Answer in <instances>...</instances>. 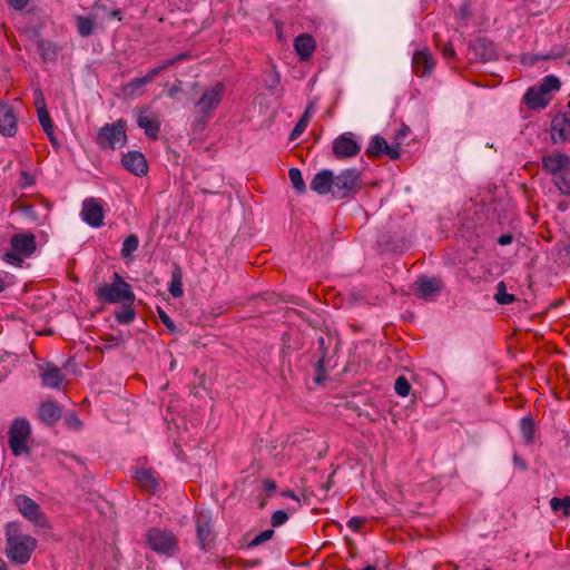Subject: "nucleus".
<instances>
[{"label":"nucleus","mask_w":570,"mask_h":570,"mask_svg":"<svg viewBox=\"0 0 570 570\" xmlns=\"http://www.w3.org/2000/svg\"><path fill=\"white\" fill-rule=\"evenodd\" d=\"M37 548V540L29 534L17 532V527L7 528L6 556L16 564H26Z\"/></svg>","instance_id":"1"},{"label":"nucleus","mask_w":570,"mask_h":570,"mask_svg":"<svg viewBox=\"0 0 570 570\" xmlns=\"http://www.w3.org/2000/svg\"><path fill=\"white\" fill-rule=\"evenodd\" d=\"M95 295L99 302L105 304H134L136 298L130 284L127 283L118 273H114L112 282L110 284L104 283L97 286L95 288Z\"/></svg>","instance_id":"2"},{"label":"nucleus","mask_w":570,"mask_h":570,"mask_svg":"<svg viewBox=\"0 0 570 570\" xmlns=\"http://www.w3.org/2000/svg\"><path fill=\"white\" fill-rule=\"evenodd\" d=\"M561 81L553 75L546 76L540 83L527 89L523 96V102L531 110L543 109L551 101V92L558 91Z\"/></svg>","instance_id":"3"},{"label":"nucleus","mask_w":570,"mask_h":570,"mask_svg":"<svg viewBox=\"0 0 570 570\" xmlns=\"http://www.w3.org/2000/svg\"><path fill=\"white\" fill-rule=\"evenodd\" d=\"M127 122L125 119H117L112 124L104 125L96 137V142L101 149L115 150L127 144Z\"/></svg>","instance_id":"4"},{"label":"nucleus","mask_w":570,"mask_h":570,"mask_svg":"<svg viewBox=\"0 0 570 570\" xmlns=\"http://www.w3.org/2000/svg\"><path fill=\"white\" fill-rule=\"evenodd\" d=\"M8 435L9 448L14 456H20L30 452L28 440L31 435V428L27 419H14L9 428Z\"/></svg>","instance_id":"5"},{"label":"nucleus","mask_w":570,"mask_h":570,"mask_svg":"<svg viewBox=\"0 0 570 570\" xmlns=\"http://www.w3.org/2000/svg\"><path fill=\"white\" fill-rule=\"evenodd\" d=\"M362 188L361 173L355 168L342 170L334 175L333 194L334 199H344L356 194Z\"/></svg>","instance_id":"6"},{"label":"nucleus","mask_w":570,"mask_h":570,"mask_svg":"<svg viewBox=\"0 0 570 570\" xmlns=\"http://www.w3.org/2000/svg\"><path fill=\"white\" fill-rule=\"evenodd\" d=\"M10 246L11 250L7 252L3 258L8 263L19 265L22 256L29 257L36 252V237L32 233L14 234L10 239Z\"/></svg>","instance_id":"7"},{"label":"nucleus","mask_w":570,"mask_h":570,"mask_svg":"<svg viewBox=\"0 0 570 570\" xmlns=\"http://www.w3.org/2000/svg\"><path fill=\"white\" fill-rule=\"evenodd\" d=\"M149 548L158 554L174 556L178 550V541L171 531L153 527L146 534Z\"/></svg>","instance_id":"8"},{"label":"nucleus","mask_w":570,"mask_h":570,"mask_svg":"<svg viewBox=\"0 0 570 570\" xmlns=\"http://www.w3.org/2000/svg\"><path fill=\"white\" fill-rule=\"evenodd\" d=\"M14 505L24 519L37 527L49 528V521L40 505L26 494H17L13 499Z\"/></svg>","instance_id":"9"},{"label":"nucleus","mask_w":570,"mask_h":570,"mask_svg":"<svg viewBox=\"0 0 570 570\" xmlns=\"http://www.w3.org/2000/svg\"><path fill=\"white\" fill-rule=\"evenodd\" d=\"M195 527L197 534V543L203 551L212 548L215 540L213 531V518L208 510L202 509L195 512Z\"/></svg>","instance_id":"10"},{"label":"nucleus","mask_w":570,"mask_h":570,"mask_svg":"<svg viewBox=\"0 0 570 570\" xmlns=\"http://www.w3.org/2000/svg\"><path fill=\"white\" fill-rule=\"evenodd\" d=\"M498 51L494 42L487 37H478L470 41L468 59L470 62H488L497 59Z\"/></svg>","instance_id":"11"},{"label":"nucleus","mask_w":570,"mask_h":570,"mask_svg":"<svg viewBox=\"0 0 570 570\" xmlns=\"http://www.w3.org/2000/svg\"><path fill=\"white\" fill-rule=\"evenodd\" d=\"M550 137L554 145L570 140V100L563 111H558L551 118Z\"/></svg>","instance_id":"12"},{"label":"nucleus","mask_w":570,"mask_h":570,"mask_svg":"<svg viewBox=\"0 0 570 570\" xmlns=\"http://www.w3.org/2000/svg\"><path fill=\"white\" fill-rule=\"evenodd\" d=\"M225 86L223 82H217L210 89L205 90L195 105L197 112L205 117H212V112L222 101Z\"/></svg>","instance_id":"13"},{"label":"nucleus","mask_w":570,"mask_h":570,"mask_svg":"<svg viewBox=\"0 0 570 570\" xmlns=\"http://www.w3.org/2000/svg\"><path fill=\"white\" fill-rule=\"evenodd\" d=\"M332 150L336 159H346L358 155L361 145L353 139L352 132H344L334 139Z\"/></svg>","instance_id":"14"},{"label":"nucleus","mask_w":570,"mask_h":570,"mask_svg":"<svg viewBox=\"0 0 570 570\" xmlns=\"http://www.w3.org/2000/svg\"><path fill=\"white\" fill-rule=\"evenodd\" d=\"M541 168L546 174L550 175L552 179L570 168V156L562 151L554 150L541 158Z\"/></svg>","instance_id":"15"},{"label":"nucleus","mask_w":570,"mask_h":570,"mask_svg":"<svg viewBox=\"0 0 570 570\" xmlns=\"http://www.w3.org/2000/svg\"><path fill=\"white\" fill-rule=\"evenodd\" d=\"M81 216L91 227H100L104 224V208L96 198L83 200Z\"/></svg>","instance_id":"16"},{"label":"nucleus","mask_w":570,"mask_h":570,"mask_svg":"<svg viewBox=\"0 0 570 570\" xmlns=\"http://www.w3.org/2000/svg\"><path fill=\"white\" fill-rule=\"evenodd\" d=\"M121 165L126 170L139 177L146 175L148 171V165L144 154L137 150H130L124 154Z\"/></svg>","instance_id":"17"},{"label":"nucleus","mask_w":570,"mask_h":570,"mask_svg":"<svg viewBox=\"0 0 570 570\" xmlns=\"http://www.w3.org/2000/svg\"><path fill=\"white\" fill-rule=\"evenodd\" d=\"M435 61L432 53L428 50H417L412 57L413 72L419 77H429L434 70Z\"/></svg>","instance_id":"18"},{"label":"nucleus","mask_w":570,"mask_h":570,"mask_svg":"<svg viewBox=\"0 0 570 570\" xmlns=\"http://www.w3.org/2000/svg\"><path fill=\"white\" fill-rule=\"evenodd\" d=\"M416 294L423 299L435 297L442 289L443 282L438 277L421 276L415 282Z\"/></svg>","instance_id":"19"},{"label":"nucleus","mask_w":570,"mask_h":570,"mask_svg":"<svg viewBox=\"0 0 570 570\" xmlns=\"http://www.w3.org/2000/svg\"><path fill=\"white\" fill-rule=\"evenodd\" d=\"M17 129V117L13 108L8 104H0V132L6 137H13Z\"/></svg>","instance_id":"20"},{"label":"nucleus","mask_w":570,"mask_h":570,"mask_svg":"<svg viewBox=\"0 0 570 570\" xmlns=\"http://www.w3.org/2000/svg\"><path fill=\"white\" fill-rule=\"evenodd\" d=\"M334 174L330 169L318 171L312 179L309 187L318 195L333 194Z\"/></svg>","instance_id":"21"},{"label":"nucleus","mask_w":570,"mask_h":570,"mask_svg":"<svg viewBox=\"0 0 570 570\" xmlns=\"http://www.w3.org/2000/svg\"><path fill=\"white\" fill-rule=\"evenodd\" d=\"M132 478L142 491L155 493L158 489L159 483L151 469H136Z\"/></svg>","instance_id":"22"},{"label":"nucleus","mask_w":570,"mask_h":570,"mask_svg":"<svg viewBox=\"0 0 570 570\" xmlns=\"http://www.w3.org/2000/svg\"><path fill=\"white\" fill-rule=\"evenodd\" d=\"M294 49L301 61H307L316 49V41L309 33H302L295 38Z\"/></svg>","instance_id":"23"},{"label":"nucleus","mask_w":570,"mask_h":570,"mask_svg":"<svg viewBox=\"0 0 570 570\" xmlns=\"http://www.w3.org/2000/svg\"><path fill=\"white\" fill-rule=\"evenodd\" d=\"M40 377L43 386L60 389L65 380V375L58 366L48 363L46 367H40Z\"/></svg>","instance_id":"24"},{"label":"nucleus","mask_w":570,"mask_h":570,"mask_svg":"<svg viewBox=\"0 0 570 570\" xmlns=\"http://www.w3.org/2000/svg\"><path fill=\"white\" fill-rule=\"evenodd\" d=\"M38 417L46 425L53 426L61 419V409L52 401L41 402Z\"/></svg>","instance_id":"25"},{"label":"nucleus","mask_w":570,"mask_h":570,"mask_svg":"<svg viewBox=\"0 0 570 570\" xmlns=\"http://www.w3.org/2000/svg\"><path fill=\"white\" fill-rule=\"evenodd\" d=\"M377 244L385 252H403L407 248L409 237L406 235H381L377 239Z\"/></svg>","instance_id":"26"},{"label":"nucleus","mask_w":570,"mask_h":570,"mask_svg":"<svg viewBox=\"0 0 570 570\" xmlns=\"http://www.w3.org/2000/svg\"><path fill=\"white\" fill-rule=\"evenodd\" d=\"M137 125L139 128L144 129L145 135L156 140L160 132V121L157 116H154L153 118H149L148 116H145L140 114L137 117Z\"/></svg>","instance_id":"27"},{"label":"nucleus","mask_w":570,"mask_h":570,"mask_svg":"<svg viewBox=\"0 0 570 570\" xmlns=\"http://www.w3.org/2000/svg\"><path fill=\"white\" fill-rule=\"evenodd\" d=\"M77 31L82 38L90 37L96 30V18L95 16H76L75 17Z\"/></svg>","instance_id":"28"},{"label":"nucleus","mask_w":570,"mask_h":570,"mask_svg":"<svg viewBox=\"0 0 570 570\" xmlns=\"http://www.w3.org/2000/svg\"><path fill=\"white\" fill-rule=\"evenodd\" d=\"M314 111H315V105H314V102H309L307 105L305 111L301 116L299 120L295 125L294 129L292 130L291 136H289L291 140L297 139L305 131Z\"/></svg>","instance_id":"29"},{"label":"nucleus","mask_w":570,"mask_h":570,"mask_svg":"<svg viewBox=\"0 0 570 570\" xmlns=\"http://www.w3.org/2000/svg\"><path fill=\"white\" fill-rule=\"evenodd\" d=\"M157 77V70L150 69L147 75L131 79L124 90L127 94L135 95L145 85L150 83Z\"/></svg>","instance_id":"30"},{"label":"nucleus","mask_w":570,"mask_h":570,"mask_svg":"<svg viewBox=\"0 0 570 570\" xmlns=\"http://www.w3.org/2000/svg\"><path fill=\"white\" fill-rule=\"evenodd\" d=\"M168 291L175 298L180 297L184 294L183 271L178 264H174V268L171 272V282L169 284Z\"/></svg>","instance_id":"31"},{"label":"nucleus","mask_w":570,"mask_h":570,"mask_svg":"<svg viewBox=\"0 0 570 570\" xmlns=\"http://www.w3.org/2000/svg\"><path fill=\"white\" fill-rule=\"evenodd\" d=\"M387 147L386 140L382 136H374L365 151L368 157L379 158L384 155L385 148Z\"/></svg>","instance_id":"32"},{"label":"nucleus","mask_w":570,"mask_h":570,"mask_svg":"<svg viewBox=\"0 0 570 570\" xmlns=\"http://www.w3.org/2000/svg\"><path fill=\"white\" fill-rule=\"evenodd\" d=\"M121 304V308L115 312V318L119 324H130L136 317V311L134 309L132 304Z\"/></svg>","instance_id":"33"},{"label":"nucleus","mask_w":570,"mask_h":570,"mask_svg":"<svg viewBox=\"0 0 570 570\" xmlns=\"http://www.w3.org/2000/svg\"><path fill=\"white\" fill-rule=\"evenodd\" d=\"M520 430L522 438L527 444H531L534 440V421L532 416L528 415L520 421Z\"/></svg>","instance_id":"34"},{"label":"nucleus","mask_w":570,"mask_h":570,"mask_svg":"<svg viewBox=\"0 0 570 570\" xmlns=\"http://www.w3.org/2000/svg\"><path fill=\"white\" fill-rule=\"evenodd\" d=\"M38 51L43 60H55L57 57V47L50 40L40 39L38 41Z\"/></svg>","instance_id":"35"},{"label":"nucleus","mask_w":570,"mask_h":570,"mask_svg":"<svg viewBox=\"0 0 570 570\" xmlns=\"http://www.w3.org/2000/svg\"><path fill=\"white\" fill-rule=\"evenodd\" d=\"M552 183L561 194L570 196V167L552 178Z\"/></svg>","instance_id":"36"},{"label":"nucleus","mask_w":570,"mask_h":570,"mask_svg":"<svg viewBox=\"0 0 570 570\" xmlns=\"http://www.w3.org/2000/svg\"><path fill=\"white\" fill-rule=\"evenodd\" d=\"M550 507L552 511L558 512L561 511L564 517L570 515V495H566L563 498L553 497L550 500Z\"/></svg>","instance_id":"37"},{"label":"nucleus","mask_w":570,"mask_h":570,"mask_svg":"<svg viewBox=\"0 0 570 570\" xmlns=\"http://www.w3.org/2000/svg\"><path fill=\"white\" fill-rule=\"evenodd\" d=\"M494 298L500 305H507L515 301V296L513 294L507 293L505 283L502 281L499 282L497 285V293L494 295Z\"/></svg>","instance_id":"38"},{"label":"nucleus","mask_w":570,"mask_h":570,"mask_svg":"<svg viewBox=\"0 0 570 570\" xmlns=\"http://www.w3.org/2000/svg\"><path fill=\"white\" fill-rule=\"evenodd\" d=\"M327 353L324 352L323 355L320 356L317 362L315 363V377L314 382L316 384H322L327 380V375L325 372V364L327 362Z\"/></svg>","instance_id":"39"},{"label":"nucleus","mask_w":570,"mask_h":570,"mask_svg":"<svg viewBox=\"0 0 570 570\" xmlns=\"http://www.w3.org/2000/svg\"><path fill=\"white\" fill-rule=\"evenodd\" d=\"M288 177L295 190L298 194H304L306 190V185L301 170L298 168H291L288 170Z\"/></svg>","instance_id":"40"},{"label":"nucleus","mask_w":570,"mask_h":570,"mask_svg":"<svg viewBox=\"0 0 570 570\" xmlns=\"http://www.w3.org/2000/svg\"><path fill=\"white\" fill-rule=\"evenodd\" d=\"M139 246V239L137 235L130 234L127 236L122 243L121 247V257L127 258L129 257L135 250H137Z\"/></svg>","instance_id":"41"},{"label":"nucleus","mask_w":570,"mask_h":570,"mask_svg":"<svg viewBox=\"0 0 570 570\" xmlns=\"http://www.w3.org/2000/svg\"><path fill=\"white\" fill-rule=\"evenodd\" d=\"M570 53V47L568 45H561L553 47L546 56L541 58L544 60H556Z\"/></svg>","instance_id":"42"},{"label":"nucleus","mask_w":570,"mask_h":570,"mask_svg":"<svg viewBox=\"0 0 570 570\" xmlns=\"http://www.w3.org/2000/svg\"><path fill=\"white\" fill-rule=\"evenodd\" d=\"M411 384L403 375L399 376L394 383V390L400 396H407L411 392Z\"/></svg>","instance_id":"43"},{"label":"nucleus","mask_w":570,"mask_h":570,"mask_svg":"<svg viewBox=\"0 0 570 570\" xmlns=\"http://www.w3.org/2000/svg\"><path fill=\"white\" fill-rule=\"evenodd\" d=\"M274 530L273 529H267L263 532H261L258 535H256L248 544H247V548L252 549V548H255V547H258L259 544L271 540L274 535Z\"/></svg>","instance_id":"44"},{"label":"nucleus","mask_w":570,"mask_h":570,"mask_svg":"<svg viewBox=\"0 0 570 570\" xmlns=\"http://www.w3.org/2000/svg\"><path fill=\"white\" fill-rule=\"evenodd\" d=\"M37 115L42 129H50L53 126L47 106H41V108H39L37 111Z\"/></svg>","instance_id":"45"},{"label":"nucleus","mask_w":570,"mask_h":570,"mask_svg":"<svg viewBox=\"0 0 570 570\" xmlns=\"http://www.w3.org/2000/svg\"><path fill=\"white\" fill-rule=\"evenodd\" d=\"M158 317L161 321V323L166 326V328L171 333L175 334L177 332V327L170 316L160 307L157 308Z\"/></svg>","instance_id":"46"},{"label":"nucleus","mask_w":570,"mask_h":570,"mask_svg":"<svg viewBox=\"0 0 570 570\" xmlns=\"http://www.w3.org/2000/svg\"><path fill=\"white\" fill-rule=\"evenodd\" d=\"M443 58L449 62L453 63L458 60L455 49L451 42H446L441 48Z\"/></svg>","instance_id":"47"},{"label":"nucleus","mask_w":570,"mask_h":570,"mask_svg":"<svg viewBox=\"0 0 570 570\" xmlns=\"http://www.w3.org/2000/svg\"><path fill=\"white\" fill-rule=\"evenodd\" d=\"M288 520V514L284 510H277L273 513L271 523L273 528L283 525Z\"/></svg>","instance_id":"48"},{"label":"nucleus","mask_w":570,"mask_h":570,"mask_svg":"<svg viewBox=\"0 0 570 570\" xmlns=\"http://www.w3.org/2000/svg\"><path fill=\"white\" fill-rule=\"evenodd\" d=\"M66 424L68 428L73 430H80L82 426V422L75 412H71L66 416Z\"/></svg>","instance_id":"49"},{"label":"nucleus","mask_w":570,"mask_h":570,"mask_svg":"<svg viewBox=\"0 0 570 570\" xmlns=\"http://www.w3.org/2000/svg\"><path fill=\"white\" fill-rule=\"evenodd\" d=\"M210 117H205L204 115L200 114L199 117H197L195 119V121L191 124V130L193 132H200L205 129L206 125H207V120L209 119Z\"/></svg>","instance_id":"50"},{"label":"nucleus","mask_w":570,"mask_h":570,"mask_svg":"<svg viewBox=\"0 0 570 570\" xmlns=\"http://www.w3.org/2000/svg\"><path fill=\"white\" fill-rule=\"evenodd\" d=\"M366 522V519L363 518V517H352L348 522H347V527L354 531V532H357L361 530V528L365 524Z\"/></svg>","instance_id":"51"},{"label":"nucleus","mask_w":570,"mask_h":570,"mask_svg":"<svg viewBox=\"0 0 570 570\" xmlns=\"http://www.w3.org/2000/svg\"><path fill=\"white\" fill-rule=\"evenodd\" d=\"M13 284V277L9 273L0 271V293Z\"/></svg>","instance_id":"52"},{"label":"nucleus","mask_w":570,"mask_h":570,"mask_svg":"<svg viewBox=\"0 0 570 570\" xmlns=\"http://www.w3.org/2000/svg\"><path fill=\"white\" fill-rule=\"evenodd\" d=\"M12 362L13 358L9 355L0 356V375H6L8 372H10V366Z\"/></svg>","instance_id":"53"},{"label":"nucleus","mask_w":570,"mask_h":570,"mask_svg":"<svg viewBox=\"0 0 570 570\" xmlns=\"http://www.w3.org/2000/svg\"><path fill=\"white\" fill-rule=\"evenodd\" d=\"M43 131L46 132L50 144L56 148L58 149L59 148V140H58V137L55 132V127L52 126L50 129H43Z\"/></svg>","instance_id":"54"},{"label":"nucleus","mask_w":570,"mask_h":570,"mask_svg":"<svg viewBox=\"0 0 570 570\" xmlns=\"http://www.w3.org/2000/svg\"><path fill=\"white\" fill-rule=\"evenodd\" d=\"M43 131L46 132L50 144L56 148L58 149L59 148V140H58V137L55 132V127L52 126L50 129H43Z\"/></svg>","instance_id":"55"},{"label":"nucleus","mask_w":570,"mask_h":570,"mask_svg":"<svg viewBox=\"0 0 570 570\" xmlns=\"http://www.w3.org/2000/svg\"><path fill=\"white\" fill-rule=\"evenodd\" d=\"M7 3L10 8L21 11L28 6L29 0H7Z\"/></svg>","instance_id":"56"},{"label":"nucleus","mask_w":570,"mask_h":570,"mask_svg":"<svg viewBox=\"0 0 570 570\" xmlns=\"http://www.w3.org/2000/svg\"><path fill=\"white\" fill-rule=\"evenodd\" d=\"M176 63H178V59H177V57L175 56V57H173V58H170V59L166 60V61H165L164 63H161L160 66L153 68V70H157V76H158L161 71H164L165 69H167V68H169V67H171V66H174V65H176Z\"/></svg>","instance_id":"57"},{"label":"nucleus","mask_w":570,"mask_h":570,"mask_svg":"<svg viewBox=\"0 0 570 570\" xmlns=\"http://www.w3.org/2000/svg\"><path fill=\"white\" fill-rule=\"evenodd\" d=\"M384 155L389 156L393 160L399 159L400 158V148L397 146H390L387 144Z\"/></svg>","instance_id":"58"},{"label":"nucleus","mask_w":570,"mask_h":570,"mask_svg":"<svg viewBox=\"0 0 570 570\" xmlns=\"http://www.w3.org/2000/svg\"><path fill=\"white\" fill-rule=\"evenodd\" d=\"M277 485L276 482L272 479H265L263 481V489L266 492L267 495H271L275 490Z\"/></svg>","instance_id":"59"},{"label":"nucleus","mask_w":570,"mask_h":570,"mask_svg":"<svg viewBox=\"0 0 570 570\" xmlns=\"http://www.w3.org/2000/svg\"><path fill=\"white\" fill-rule=\"evenodd\" d=\"M513 464H514V466H517L521 471H527L528 470L527 461L523 458H521L520 455H518V454L513 455Z\"/></svg>","instance_id":"60"},{"label":"nucleus","mask_w":570,"mask_h":570,"mask_svg":"<svg viewBox=\"0 0 570 570\" xmlns=\"http://www.w3.org/2000/svg\"><path fill=\"white\" fill-rule=\"evenodd\" d=\"M317 343H318V350H320L321 355H323L324 352H326L327 355H328L330 353H328V348L326 346V343L330 344L331 343V338L330 337L326 338V337L321 336V337H318Z\"/></svg>","instance_id":"61"},{"label":"nucleus","mask_w":570,"mask_h":570,"mask_svg":"<svg viewBox=\"0 0 570 570\" xmlns=\"http://www.w3.org/2000/svg\"><path fill=\"white\" fill-rule=\"evenodd\" d=\"M513 242V236L510 233L502 234L498 238V244L501 246L510 245Z\"/></svg>","instance_id":"62"},{"label":"nucleus","mask_w":570,"mask_h":570,"mask_svg":"<svg viewBox=\"0 0 570 570\" xmlns=\"http://www.w3.org/2000/svg\"><path fill=\"white\" fill-rule=\"evenodd\" d=\"M181 91V81L177 80L171 88L168 90V97L175 98L178 92Z\"/></svg>","instance_id":"63"},{"label":"nucleus","mask_w":570,"mask_h":570,"mask_svg":"<svg viewBox=\"0 0 570 570\" xmlns=\"http://www.w3.org/2000/svg\"><path fill=\"white\" fill-rule=\"evenodd\" d=\"M410 132V128L405 125H402V127L399 129L397 134H396V139L397 140H403Z\"/></svg>","instance_id":"64"}]
</instances>
